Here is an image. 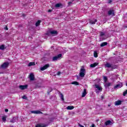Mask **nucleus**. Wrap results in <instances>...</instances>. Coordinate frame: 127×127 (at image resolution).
Listing matches in <instances>:
<instances>
[{
	"label": "nucleus",
	"mask_w": 127,
	"mask_h": 127,
	"mask_svg": "<svg viewBox=\"0 0 127 127\" xmlns=\"http://www.w3.org/2000/svg\"><path fill=\"white\" fill-rule=\"evenodd\" d=\"M72 4V2H68V5H71Z\"/></svg>",
	"instance_id": "nucleus-35"
},
{
	"label": "nucleus",
	"mask_w": 127,
	"mask_h": 127,
	"mask_svg": "<svg viewBox=\"0 0 127 127\" xmlns=\"http://www.w3.org/2000/svg\"><path fill=\"white\" fill-rule=\"evenodd\" d=\"M27 85H20L19 86V89L21 90H25V89H27Z\"/></svg>",
	"instance_id": "nucleus-11"
},
{
	"label": "nucleus",
	"mask_w": 127,
	"mask_h": 127,
	"mask_svg": "<svg viewBox=\"0 0 127 127\" xmlns=\"http://www.w3.org/2000/svg\"><path fill=\"white\" fill-rule=\"evenodd\" d=\"M108 15H112V16H114V15H115V11L113 9L109 10L108 11Z\"/></svg>",
	"instance_id": "nucleus-8"
},
{
	"label": "nucleus",
	"mask_w": 127,
	"mask_h": 127,
	"mask_svg": "<svg viewBox=\"0 0 127 127\" xmlns=\"http://www.w3.org/2000/svg\"><path fill=\"white\" fill-rule=\"evenodd\" d=\"M74 109V106H68L66 107L67 110H73Z\"/></svg>",
	"instance_id": "nucleus-23"
},
{
	"label": "nucleus",
	"mask_w": 127,
	"mask_h": 127,
	"mask_svg": "<svg viewBox=\"0 0 127 127\" xmlns=\"http://www.w3.org/2000/svg\"><path fill=\"white\" fill-rule=\"evenodd\" d=\"M31 114H43L42 112L40 111H31Z\"/></svg>",
	"instance_id": "nucleus-12"
},
{
	"label": "nucleus",
	"mask_w": 127,
	"mask_h": 127,
	"mask_svg": "<svg viewBox=\"0 0 127 127\" xmlns=\"http://www.w3.org/2000/svg\"><path fill=\"white\" fill-rule=\"evenodd\" d=\"M108 0V3H111V2L113 1L112 0Z\"/></svg>",
	"instance_id": "nucleus-34"
},
{
	"label": "nucleus",
	"mask_w": 127,
	"mask_h": 127,
	"mask_svg": "<svg viewBox=\"0 0 127 127\" xmlns=\"http://www.w3.org/2000/svg\"><path fill=\"white\" fill-rule=\"evenodd\" d=\"M22 99H24V100H26V99H27V97H26V96L24 95L22 96Z\"/></svg>",
	"instance_id": "nucleus-33"
},
{
	"label": "nucleus",
	"mask_w": 127,
	"mask_h": 127,
	"mask_svg": "<svg viewBox=\"0 0 127 127\" xmlns=\"http://www.w3.org/2000/svg\"><path fill=\"white\" fill-rule=\"evenodd\" d=\"M9 65V63L6 62L2 64L0 66L1 69H6L8 67V65Z\"/></svg>",
	"instance_id": "nucleus-5"
},
{
	"label": "nucleus",
	"mask_w": 127,
	"mask_h": 127,
	"mask_svg": "<svg viewBox=\"0 0 127 127\" xmlns=\"http://www.w3.org/2000/svg\"><path fill=\"white\" fill-rule=\"evenodd\" d=\"M47 35H48V33H47Z\"/></svg>",
	"instance_id": "nucleus-42"
},
{
	"label": "nucleus",
	"mask_w": 127,
	"mask_h": 127,
	"mask_svg": "<svg viewBox=\"0 0 127 127\" xmlns=\"http://www.w3.org/2000/svg\"><path fill=\"white\" fill-rule=\"evenodd\" d=\"M105 67L106 68H111V69H116V65L110 63H106V64H105Z\"/></svg>",
	"instance_id": "nucleus-2"
},
{
	"label": "nucleus",
	"mask_w": 127,
	"mask_h": 127,
	"mask_svg": "<svg viewBox=\"0 0 127 127\" xmlns=\"http://www.w3.org/2000/svg\"><path fill=\"white\" fill-rule=\"evenodd\" d=\"M52 91H53V89H52V88H49V90L48 91V94H49V93L51 92H52Z\"/></svg>",
	"instance_id": "nucleus-30"
},
{
	"label": "nucleus",
	"mask_w": 127,
	"mask_h": 127,
	"mask_svg": "<svg viewBox=\"0 0 127 127\" xmlns=\"http://www.w3.org/2000/svg\"><path fill=\"white\" fill-rule=\"evenodd\" d=\"M49 67H50V64H48L43 66L42 67H41L40 70L41 71H44V70H46V69L49 68Z\"/></svg>",
	"instance_id": "nucleus-6"
},
{
	"label": "nucleus",
	"mask_w": 127,
	"mask_h": 127,
	"mask_svg": "<svg viewBox=\"0 0 127 127\" xmlns=\"http://www.w3.org/2000/svg\"><path fill=\"white\" fill-rule=\"evenodd\" d=\"M16 121H17V118L16 117H13L12 119L10 120V123H16Z\"/></svg>",
	"instance_id": "nucleus-13"
},
{
	"label": "nucleus",
	"mask_w": 127,
	"mask_h": 127,
	"mask_svg": "<svg viewBox=\"0 0 127 127\" xmlns=\"http://www.w3.org/2000/svg\"><path fill=\"white\" fill-rule=\"evenodd\" d=\"M62 58V54H60L58 55L57 56L54 57L52 59V61L53 62L55 61H57L58 60H60V59Z\"/></svg>",
	"instance_id": "nucleus-3"
},
{
	"label": "nucleus",
	"mask_w": 127,
	"mask_h": 127,
	"mask_svg": "<svg viewBox=\"0 0 127 127\" xmlns=\"http://www.w3.org/2000/svg\"><path fill=\"white\" fill-rule=\"evenodd\" d=\"M112 124V121L108 120L105 122L106 126H109V125H111Z\"/></svg>",
	"instance_id": "nucleus-22"
},
{
	"label": "nucleus",
	"mask_w": 127,
	"mask_h": 127,
	"mask_svg": "<svg viewBox=\"0 0 127 127\" xmlns=\"http://www.w3.org/2000/svg\"><path fill=\"white\" fill-rule=\"evenodd\" d=\"M105 34H106L105 32H100V39H101L102 40H105V39H106V38L103 37V36H104Z\"/></svg>",
	"instance_id": "nucleus-9"
},
{
	"label": "nucleus",
	"mask_w": 127,
	"mask_h": 127,
	"mask_svg": "<svg viewBox=\"0 0 127 127\" xmlns=\"http://www.w3.org/2000/svg\"><path fill=\"white\" fill-rule=\"evenodd\" d=\"M85 73H86V70H85V69H84V68H81L80 73H79L80 77H81V78L85 77Z\"/></svg>",
	"instance_id": "nucleus-4"
},
{
	"label": "nucleus",
	"mask_w": 127,
	"mask_h": 127,
	"mask_svg": "<svg viewBox=\"0 0 127 127\" xmlns=\"http://www.w3.org/2000/svg\"><path fill=\"white\" fill-rule=\"evenodd\" d=\"M51 11H52V10H51V9H49L48 10V12H51Z\"/></svg>",
	"instance_id": "nucleus-38"
},
{
	"label": "nucleus",
	"mask_w": 127,
	"mask_h": 127,
	"mask_svg": "<svg viewBox=\"0 0 127 127\" xmlns=\"http://www.w3.org/2000/svg\"><path fill=\"white\" fill-rule=\"evenodd\" d=\"M98 64H99L98 63H95L94 64H90V67L94 68V67H96V66H98Z\"/></svg>",
	"instance_id": "nucleus-15"
},
{
	"label": "nucleus",
	"mask_w": 127,
	"mask_h": 127,
	"mask_svg": "<svg viewBox=\"0 0 127 127\" xmlns=\"http://www.w3.org/2000/svg\"><path fill=\"white\" fill-rule=\"evenodd\" d=\"M29 78L30 81H34V74L33 73H30Z\"/></svg>",
	"instance_id": "nucleus-10"
},
{
	"label": "nucleus",
	"mask_w": 127,
	"mask_h": 127,
	"mask_svg": "<svg viewBox=\"0 0 127 127\" xmlns=\"http://www.w3.org/2000/svg\"><path fill=\"white\" fill-rule=\"evenodd\" d=\"M107 45H108L107 42H103L101 44L100 46L101 47H104V46H107Z\"/></svg>",
	"instance_id": "nucleus-18"
},
{
	"label": "nucleus",
	"mask_w": 127,
	"mask_h": 127,
	"mask_svg": "<svg viewBox=\"0 0 127 127\" xmlns=\"http://www.w3.org/2000/svg\"><path fill=\"white\" fill-rule=\"evenodd\" d=\"M50 33H51V34H57V31H55V30L51 31L50 32Z\"/></svg>",
	"instance_id": "nucleus-24"
},
{
	"label": "nucleus",
	"mask_w": 127,
	"mask_h": 127,
	"mask_svg": "<svg viewBox=\"0 0 127 127\" xmlns=\"http://www.w3.org/2000/svg\"><path fill=\"white\" fill-rule=\"evenodd\" d=\"M41 22V20H38L37 22L35 24L36 26V27L39 26V25H40Z\"/></svg>",
	"instance_id": "nucleus-20"
},
{
	"label": "nucleus",
	"mask_w": 127,
	"mask_h": 127,
	"mask_svg": "<svg viewBox=\"0 0 127 127\" xmlns=\"http://www.w3.org/2000/svg\"><path fill=\"white\" fill-rule=\"evenodd\" d=\"M103 80H104V82L106 83V82L108 81V77H107V76H104Z\"/></svg>",
	"instance_id": "nucleus-31"
},
{
	"label": "nucleus",
	"mask_w": 127,
	"mask_h": 127,
	"mask_svg": "<svg viewBox=\"0 0 127 127\" xmlns=\"http://www.w3.org/2000/svg\"><path fill=\"white\" fill-rule=\"evenodd\" d=\"M94 86L96 88V90H95V92L96 93H97V94H99V93H100V92H102V91H103V88H102V87L101 86H100L98 84H95L94 85Z\"/></svg>",
	"instance_id": "nucleus-1"
},
{
	"label": "nucleus",
	"mask_w": 127,
	"mask_h": 127,
	"mask_svg": "<svg viewBox=\"0 0 127 127\" xmlns=\"http://www.w3.org/2000/svg\"><path fill=\"white\" fill-rule=\"evenodd\" d=\"M108 107H111V105H108Z\"/></svg>",
	"instance_id": "nucleus-41"
},
{
	"label": "nucleus",
	"mask_w": 127,
	"mask_h": 127,
	"mask_svg": "<svg viewBox=\"0 0 127 127\" xmlns=\"http://www.w3.org/2000/svg\"><path fill=\"white\" fill-rule=\"evenodd\" d=\"M94 56L95 57V58H97L98 57V53H97V52L95 51L94 52Z\"/></svg>",
	"instance_id": "nucleus-29"
},
{
	"label": "nucleus",
	"mask_w": 127,
	"mask_h": 127,
	"mask_svg": "<svg viewBox=\"0 0 127 127\" xmlns=\"http://www.w3.org/2000/svg\"><path fill=\"white\" fill-rule=\"evenodd\" d=\"M86 95H87V91L86 90V89H84V91L83 92L82 94V98H84V97H85Z\"/></svg>",
	"instance_id": "nucleus-17"
},
{
	"label": "nucleus",
	"mask_w": 127,
	"mask_h": 127,
	"mask_svg": "<svg viewBox=\"0 0 127 127\" xmlns=\"http://www.w3.org/2000/svg\"><path fill=\"white\" fill-rule=\"evenodd\" d=\"M34 65H35V63H34V62H31V63H29L28 66L29 67H31V66H34Z\"/></svg>",
	"instance_id": "nucleus-21"
},
{
	"label": "nucleus",
	"mask_w": 127,
	"mask_h": 127,
	"mask_svg": "<svg viewBox=\"0 0 127 127\" xmlns=\"http://www.w3.org/2000/svg\"><path fill=\"white\" fill-rule=\"evenodd\" d=\"M62 5V4L61 3H57L55 6V7H60Z\"/></svg>",
	"instance_id": "nucleus-26"
},
{
	"label": "nucleus",
	"mask_w": 127,
	"mask_h": 127,
	"mask_svg": "<svg viewBox=\"0 0 127 127\" xmlns=\"http://www.w3.org/2000/svg\"><path fill=\"white\" fill-rule=\"evenodd\" d=\"M0 49L1 50H4V45H2L0 46Z\"/></svg>",
	"instance_id": "nucleus-27"
},
{
	"label": "nucleus",
	"mask_w": 127,
	"mask_h": 127,
	"mask_svg": "<svg viewBox=\"0 0 127 127\" xmlns=\"http://www.w3.org/2000/svg\"><path fill=\"white\" fill-rule=\"evenodd\" d=\"M102 98L103 99V96H102Z\"/></svg>",
	"instance_id": "nucleus-43"
},
{
	"label": "nucleus",
	"mask_w": 127,
	"mask_h": 127,
	"mask_svg": "<svg viewBox=\"0 0 127 127\" xmlns=\"http://www.w3.org/2000/svg\"><path fill=\"white\" fill-rule=\"evenodd\" d=\"M91 127H95V124H92Z\"/></svg>",
	"instance_id": "nucleus-39"
},
{
	"label": "nucleus",
	"mask_w": 127,
	"mask_h": 127,
	"mask_svg": "<svg viewBox=\"0 0 127 127\" xmlns=\"http://www.w3.org/2000/svg\"><path fill=\"white\" fill-rule=\"evenodd\" d=\"M110 86H112V83H111V82L106 83L105 84V88H108V87H110Z\"/></svg>",
	"instance_id": "nucleus-19"
},
{
	"label": "nucleus",
	"mask_w": 127,
	"mask_h": 127,
	"mask_svg": "<svg viewBox=\"0 0 127 127\" xmlns=\"http://www.w3.org/2000/svg\"><path fill=\"white\" fill-rule=\"evenodd\" d=\"M97 19H93V20H90L89 22L91 23V24H95L96 22H97Z\"/></svg>",
	"instance_id": "nucleus-16"
},
{
	"label": "nucleus",
	"mask_w": 127,
	"mask_h": 127,
	"mask_svg": "<svg viewBox=\"0 0 127 127\" xmlns=\"http://www.w3.org/2000/svg\"><path fill=\"white\" fill-rule=\"evenodd\" d=\"M5 29H6V30H7V29H8L7 28V27H6V28H5Z\"/></svg>",
	"instance_id": "nucleus-40"
},
{
	"label": "nucleus",
	"mask_w": 127,
	"mask_h": 127,
	"mask_svg": "<svg viewBox=\"0 0 127 127\" xmlns=\"http://www.w3.org/2000/svg\"><path fill=\"white\" fill-rule=\"evenodd\" d=\"M71 84L75 85V86H77V85H79V82H78L77 81H74V82H71Z\"/></svg>",
	"instance_id": "nucleus-25"
},
{
	"label": "nucleus",
	"mask_w": 127,
	"mask_h": 127,
	"mask_svg": "<svg viewBox=\"0 0 127 127\" xmlns=\"http://www.w3.org/2000/svg\"><path fill=\"white\" fill-rule=\"evenodd\" d=\"M123 83L120 82L119 84L115 85L114 87V90H118V89H120V88H122L123 87Z\"/></svg>",
	"instance_id": "nucleus-7"
},
{
	"label": "nucleus",
	"mask_w": 127,
	"mask_h": 127,
	"mask_svg": "<svg viewBox=\"0 0 127 127\" xmlns=\"http://www.w3.org/2000/svg\"><path fill=\"white\" fill-rule=\"evenodd\" d=\"M60 74H61V72L60 71H59V72L57 73V75H60Z\"/></svg>",
	"instance_id": "nucleus-36"
},
{
	"label": "nucleus",
	"mask_w": 127,
	"mask_h": 127,
	"mask_svg": "<svg viewBox=\"0 0 127 127\" xmlns=\"http://www.w3.org/2000/svg\"><path fill=\"white\" fill-rule=\"evenodd\" d=\"M2 120L3 121V122L4 123H5V121H6V117H3L2 118Z\"/></svg>",
	"instance_id": "nucleus-32"
},
{
	"label": "nucleus",
	"mask_w": 127,
	"mask_h": 127,
	"mask_svg": "<svg viewBox=\"0 0 127 127\" xmlns=\"http://www.w3.org/2000/svg\"><path fill=\"white\" fill-rule=\"evenodd\" d=\"M60 98L62 99V101H64V95L62 93H61Z\"/></svg>",
	"instance_id": "nucleus-28"
},
{
	"label": "nucleus",
	"mask_w": 127,
	"mask_h": 127,
	"mask_svg": "<svg viewBox=\"0 0 127 127\" xmlns=\"http://www.w3.org/2000/svg\"><path fill=\"white\" fill-rule=\"evenodd\" d=\"M123 101L121 100H118L115 102V106H120V105H122V103Z\"/></svg>",
	"instance_id": "nucleus-14"
},
{
	"label": "nucleus",
	"mask_w": 127,
	"mask_h": 127,
	"mask_svg": "<svg viewBox=\"0 0 127 127\" xmlns=\"http://www.w3.org/2000/svg\"><path fill=\"white\" fill-rule=\"evenodd\" d=\"M5 112L7 113V112H8V109H5Z\"/></svg>",
	"instance_id": "nucleus-37"
}]
</instances>
